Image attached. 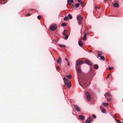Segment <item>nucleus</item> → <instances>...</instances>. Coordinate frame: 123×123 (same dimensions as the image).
I'll return each instance as SVG.
<instances>
[{
    "mask_svg": "<svg viewBox=\"0 0 123 123\" xmlns=\"http://www.w3.org/2000/svg\"><path fill=\"white\" fill-rule=\"evenodd\" d=\"M78 75V81L79 84L82 86V87L86 88L88 86V84L89 83L88 82L87 80H86V77L84 76H81L80 77L78 73H80L81 71L80 67H78L77 70Z\"/></svg>",
    "mask_w": 123,
    "mask_h": 123,
    "instance_id": "nucleus-1",
    "label": "nucleus"
},
{
    "mask_svg": "<svg viewBox=\"0 0 123 123\" xmlns=\"http://www.w3.org/2000/svg\"><path fill=\"white\" fill-rule=\"evenodd\" d=\"M63 80L64 81L65 84L68 88H70L71 86V84L70 82H69L68 80L65 77L64 78Z\"/></svg>",
    "mask_w": 123,
    "mask_h": 123,
    "instance_id": "nucleus-2",
    "label": "nucleus"
},
{
    "mask_svg": "<svg viewBox=\"0 0 123 123\" xmlns=\"http://www.w3.org/2000/svg\"><path fill=\"white\" fill-rule=\"evenodd\" d=\"M83 17L80 15H78L77 16V19L78 21V23L79 25H80L81 21L83 20Z\"/></svg>",
    "mask_w": 123,
    "mask_h": 123,
    "instance_id": "nucleus-3",
    "label": "nucleus"
},
{
    "mask_svg": "<svg viewBox=\"0 0 123 123\" xmlns=\"http://www.w3.org/2000/svg\"><path fill=\"white\" fill-rule=\"evenodd\" d=\"M86 97L87 100L90 101L91 99L90 95V93L88 92H86Z\"/></svg>",
    "mask_w": 123,
    "mask_h": 123,
    "instance_id": "nucleus-4",
    "label": "nucleus"
},
{
    "mask_svg": "<svg viewBox=\"0 0 123 123\" xmlns=\"http://www.w3.org/2000/svg\"><path fill=\"white\" fill-rule=\"evenodd\" d=\"M57 26L55 25H51L50 27V29L51 31L55 30Z\"/></svg>",
    "mask_w": 123,
    "mask_h": 123,
    "instance_id": "nucleus-5",
    "label": "nucleus"
},
{
    "mask_svg": "<svg viewBox=\"0 0 123 123\" xmlns=\"http://www.w3.org/2000/svg\"><path fill=\"white\" fill-rule=\"evenodd\" d=\"M83 62L82 61H78L77 60L76 61V68L77 66H79L80 64L83 63Z\"/></svg>",
    "mask_w": 123,
    "mask_h": 123,
    "instance_id": "nucleus-6",
    "label": "nucleus"
},
{
    "mask_svg": "<svg viewBox=\"0 0 123 123\" xmlns=\"http://www.w3.org/2000/svg\"><path fill=\"white\" fill-rule=\"evenodd\" d=\"M105 98L107 99L108 98H110L111 97V95L109 94V93L106 92L104 94Z\"/></svg>",
    "mask_w": 123,
    "mask_h": 123,
    "instance_id": "nucleus-7",
    "label": "nucleus"
},
{
    "mask_svg": "<svg viewBox=\"0 0 123 123\" xmlns=\"http://www.w3.org/2000/svg\"><path fill=\"white\" fill-rule=\"evenodd\" d=\"M85 62L87 64L90 66L92 65V63H91L89 61L87 60H86L85 61Z\"/></svg>",
    "mask_w": 123,
    "mask_h": 123,
    "instance_id": "nucleus-8",
    "label": "nucleus"
},
{
    "mask_svg": "<svg viewBox=\"0 0 123 123\" xmlns=\"http://www.w3.org/2000/svg\"><path fill=\"white\" fill-rule=\"evenodd\" d=\"M92 120V117H89L88 118L86 121V123H90V122Z\"/></svg>",
    "mask_w": 123,
    "mask_h": 123,
    "instance_id": "nucleus-9",
    "label": "nucleus"
},
{
    "mask_svg": "<svg viewBox=\"0 0 123 123\" xmlns=\"http://www.w3.org/2000/svg\"><path fill=\"white\" fill-rule=\"evenodd\" d=\"M74 108L77 111H80L79 108L78 107L77 105H74Z\"/></svg>",
    "mask_w": 123,
    "mask_h": 123,
    "instance_id": "nucleus-10",
    "label": "nucleus"
},
{
    "mask_svg": "<svg viewBox=\"0 0 123 123\" xmlns=\"http://www.w3.org/2000/svg\"><path fill=\"white\" fill-rule=\"evenodd\" d=\"M102 107H103L102 106H100V108L102 111L103 113H104L105 112L106 110L104 109Z\"/></svg>",
    "mask_w": 123,
    "mask_h": 123,
    "instance_id": "nucleus-11",
    "label": "nucleus"
},
{
    "mask_svg": "<svg viewBox=\"0 0 123 123\" xmlns=\"http://www.w3.org/2000/svg\"><path fill=\"white\" fill-rule=\"evenodd\" d=\"M61 62V59L60 57H59L58 59L56 62L58 63H60Z\"/></svg>",
    "mask_w": 123,
    "mask_h": 123,
    "instance_id": "nucleus-12",
    "label": "nucleus"
},
{
    "mask_svg": "<svg viewBox=\"0 0 123 123\" xmlns=\"http://www.w3.org/2000/svg\"><path fill=\"white\" fill-rule=\"evenodd\" d=\"M67 2L70 4H71L72 3H73V0H68Z\"/></svg>",
    "mask_w": 123,
    "mask_h": 123,
    "instance_id": "nucleus-13",
    "label": "nucleus"
},
{
    "mask_svg": "<svg viewBox=\"0 0 123 123\" xmlns=\"http://www.w3.org/2000/svg\"><path fill=\"white\" fill-rule=\"evenodd\" d=\"M79 118L81 120H83L84 119V117L82 115H80L79 116Z\"/></svg>",
    "mask_w": 123,
    "mask_h": 123,
    "instance_id": "nucleus-14",
    "label": "nucleus"
},
{
    "mask_svg": "<svg viewBox=\"0 0 123 123\" xmlns=\"http://www.w3.org/2000/svg\"><path fill=\"white\" fill-rule=\"evenodd\" d=\"M78 44L81 47L83 45V43H82V42L80 41L79 42Z\"/></svg>",
    "mask_w": 123,
    "mask_h": 123,
    "instance_id": "nucleus-15",
    "label": "nucleus"
},
{
    "mask_svg": "<svg viewBox=\"0 0 123 123\" xmlns=\"http://www.w3.org/2000/svg\"><path fill=\"white\" fill-rule=\"evenodd\" d=\"M102 105L105 106H106L108 105L109 104L107 103L103 102L102 103Z\"/></svg>",
    "mask_w": 123,
    "mask_h": 123,
    "instance_id": "nucleus-16",
    "label": "nucleus"
},
{
    "mask_svg": "<svg viewBox=\"0 0 123 123\" xmlns=\"http://www.w3.org/2000/svg\"><path fill=\"white\" fill-rule=\"evenodd\" d=\"M86 34L85 33L83 39L84 41H85L86 40Z\"/></svg>",
    "mask_w": 123,
    "mask_h": 123,
    "instance_id": "nucleus-17",
    "label": "nucleus"
},
{
    "mask_svg": "<svg viewBox=\"0 0 123 123\" xmlns=\"http://www.w3.org/2000/svg\"><path fill=\"white\" fill-rule=\"evenodd\" d=\"M68 19V18L67 16H66L64 17V20L65 21H67Z\"/></svg>",
    "mask_w": 123,
    "mask_h": 123,
    "instance_id": "nucleus-18",
    "label": "nucleus"
},
{
    "mask_svg": "<svg viewBox=\"0 0 123 123\" xmlns=\"http://www.w3.org/2000/svg\"><path fill=\"white\" fill-rule=\"evenodd\" d=\"M100 58L101 60H103L104 61L105 59V57L103 56H100Z\"/></svg>",
    "mask_w": 123,
    "mask_h": 123,
    "instance_id": "nucleus-19",
    "label": "nucleus"
},
{
    "mask_svg": "<svg viewBox=\"0 0 123 123\" xmlns=\"http://www.w3.org/2000/svg\"><path fill=\"white\" fill-rule=\"evenodd\" d=\"M118 4L117 3H115L113 4V6L114 7H117L118 6Z\"/></svg>",
    "mask_w": 123,
    "mask_h": 123,
    "instance_id": "nucleus-20",
    "label": "nucleus"
},
{
    "mask_svg": "<svg viewBox=\"0 0 123 123\" xmlns=\"http://www.w3.org/2000/svg\"><path fill=\"white\" fill-rule=\"evenodd\" d=\"M68 16L69 17L70 19H71L72 18V16L70 14H69Z\"/></svg>",
    "mask_w": 123,
    "mask_h": 123,
    "instance_id": "nucleus-21",
    "label": "nucleus"
},
{
    "mask_svg": "<svg viewBox=\"0 0 123 123\" xmlns=\"http://www.w3.org/2000/svg\"><path fill=\"white\" fill-rule=\"evenodd\" d=\"M66 77L69 79H70L71 78V75H67L66 76Z\"/></svg>",
    "mask_w": 123,
    "mask_h": 123,
    "instance_id": "nucleus-22",
    "label": "nucleus"
},
{
    "mask_svg": "<svg viewBox=\"0 0 123 123\" xmlns=\"http://www.w3.org/2000/svg\"><path fill=\"white\" fill-rule=\"evenodd\" d=\"M94 67L96 69H97L98 68V66L97 64H95V65Z\"/></svg>",
    "mask_w": 123,
    "mask_h": 123,
    "instance_id": "nucleus-23",
    "label": "nucleus"
},
{
    "mask_svg": "<svg viewBox=\"0 0 123 123\" xmlns=\"http://www.w3.org/2000/svg\"><path fill=\"white\" fill-rule=\"evenodd\" d=\"M59 46L61 47L62 48H65L66 47V46L65 45H59Z\"/></svg>",
    "mask_w": 123,
    "mask_h": 123,
    "instance_id": "nucleus-24",
    "label": "nucleus"
},
{
    "mask_svg": "<svg viewBox=\"0 0 123 123\" xmlns=\"http://www.w3.org/2000/svg\"><path fill=\"white\" fill-rule=\"evenodd\" d=\"M66 23H62V26H66Z\"/></svg>",
    "mask_w": 123,
    "mask_h": 123,
    "instance_id": "nucleus-25",
    "label": "nucleus"
},
{
    "mask_svg": "<svg viewBox=\"0 0 123 123\" xmlns=\"http://www.w3.org/2000/svg\"><path fill=\"white\" fill-rule=\"evenodd\" d=\"M116 121L118 123H121V122L120 120H118L117 119H116Z\"/></svg>",
    "mask_w": 123,
    "mask_h": 123,
    "instance_id": "nucleus-26",
    "label": "nucleus"
},
{
    "mask_svg": "<svg viewBox=\"0 0 123 123\" xmlns=\"http://www.w3.org/2000/svg\"><path fill=\"white\" fill-rule=\"evenodd\" d=\"M79 5H80V4H79L77 3L76 4L75 6L77 8L79 7Z\"/></svg>",
    "mask_w": 123,
    "mask_h": 123,
    "instance_id": "nucleus-27",
    "label": "nucleus"
},
{
    "mask_svg": "<svg viewBox=\"0 0 123 123\" xmlns=\"http://www.w3.org/2000/svg\"><path fill=\"white\" fill-rule=\"evenodd\" d=\"M109 99L107 98V101L108 102H109L111 101V99L110 98H109Z\"/></svg>",
    "mask_w": 123,
    "mask_h": 123,
    "instance_id": "nucleus-28",
    "label": "nucleus"
},
{
    "mask_svg": "<svg viewBox=\"0 0 123 123\" xmlns=\"http://www.w3.org/2000/svg\"><path fill=\"white\" fill-rule=\"evenodd\" d=\"M80 3L82 5V6H83V7H84V6H83V5L84 3V2H83V1H81L80 2Z\"/></svg>",
    "mask_w": 123,
    "mask_h": 123,
    "instance_id": "nucleus-29",
    "label": "nucleus"
},
{
    "mask_svg": "<svg viewBox=\"0 0 123 123\" xmlns=\"http://www.w3.org/2000/svg\"><path fill=\"white\" fill-rule=\"evenodd\" d=\"M68 35H66L65 37V40H67L68 39Z\"/></svg>",
    "mask_w": 123,
    "mask_h": 123,
    "instance_id": "nucleus-30",
    "label": "nucleus"
},
{
    "mask_svg": "<svg viewBox=\"0 0 123 123\" xmlns=\"http://www.w3.org/2000/svg\"><path fill=\"white\" fill-rule=\"evenodd\" d=\"M7 0H0V1L2 2V1H3L4 3H6V2Z\"/></svg>",
    "mask_w": 123,
    "mask_h": 123,
    "instance_id": "nucleus-31",
    "label": "nucleus"
},
{
    "mask_svg": "<svg viewBox=\"0 0 123 123\" xmlns=\"http://www.w3.org/2000/svg\"><path fill=\"white\" fill-rule=\"evenodd\" d=\"M113 68H114L113 67H109V70H111L113 69Z\"/></svg>",
    "mask_w": 123,
    "mask_h": 123,
    "instance_id": "nucleus-32",
    "label": "nucleus"
},
{
    "mask_svg": "<svg viewBox=\"0 0 123 123\" xmlns=\"http://www.w3.org/2000/svg\"><path fill=\"white\" fill-rule=\"evenodd\" d=\"M41 16L39 15L37 17V18L38 19H40L41 18Z\"/></svg>",
    "mask_w": 123,
    "mask_h": 123,
    "instance_id": "nucleus-33",
    "label": "nucleus"
},
{
    "mask_svg": "<svg viewBox=\"0 0 123 123\" xmlns=\"http://www.w3.org/2000/svg\"><path fill=\"white\" fill-rule=\"evenodd\" d=\"M56 69L57 70H59L60 69V67L59 66H57L56 68Z\"/></svg>",
    "mask_w": 123,
    "mask_h": 123,
    "instance_id": "nucleus-34",
    "label": "nucleus"
},
{
    "mask_svg": "<svg viewBox=\"0 0 123 123\" xmlns=\"http://www.w3.org/2000/svg\"><path fill=\"white\" fill-rule=\"evenodd\" d=\"M100 8V7H97V6L95 7V9L96 10L97 9H99Z\"/></svg>",
    "mask_w": 123,
    "mask_h": 123,
    "instance_id": "nucleus-35",
    "label": "nucleus"
},
{
    "mask_svg": "<svg viewBox=\"0 0 123 123\" xmlns=\"http://www.w3.org/2000/svg\"><path fill=\"white\" fill-rule=\"evenodd\" d=\"M101 55V54H100V53H98V57H100V55Z\"/></svg>",
    "mask_w": 123,
    "mask_h": 123,
    "instance_id": "nucleus-36",
    "label": "nucleus"
},
{
    "mask_svg": "<svg viewBox=\"0 0 123 123\" xmlns=\"http://www.w3.org/2000/svg\"><path fill=\"white\" fill-rule=\"evenodd\" d=\"M34 11V9H29V11Z\"/></svg>",
    "mask_w": 123,
    "mask_h": 123,
    "instance_id": "nucleus-37",
    "label": "nucleus"
},
{
    "mask_svg": "<svg viewBox=\"0 0 123 123\" xmlns=\"http://www.w3.org/2000/svg\"><path fill=\"white\" fill-rule=\"evenodd\" d=\"M65 60L67 62H68V59L67 58H65Z\"/></svg>",
    "mask_w": 123,
    "mask_h": 123,
    "instance_id": "nucleus-38",
    "label": "nucleus"
},
{
    "mask_svg": "<svg viewBox=\"0 0 123 123\" xmlns=\"http://www.w3.org/2000/svg\"><path fill=\"white\" fill-rule=\"evenodd\" d=\"M31 15V14H29L28 13H27V15L28 16H30Z\"/></svg>",
    "mask_w": 123,
    "mask_h": 123,
    "instance_id": "nucleus-39",
    "label": "nucleus"
},
{
    "mask_svg": "<svg viewBox=\"0 0 123 123\" xmlns=\"http://www.w3.org/2000/svg\"><path fill=\"white\" fill-rule=\"evenodd\" d=\"M92 116L94 118H96V116L95 115H92Z\"/></svg>",
    "mask_w": 123,
    "mask_h": 123,
    "instance_id": "nucleus-40",
    "label": "nucleus"
},
{
    "mask_svg": "<svg viewBox=\"0 0 123 123\" xmlns=\"http://www.w3.org/2000/svg\"><path fill=\"white\" fill-rule=\"evenodd\" d=\"M110 74H108V76H107V78H107H107H109V76H110Z\"/></svg>",
    "mask_w": 123,
    "mask_h": 123,
    "instance_id": "nucleus-41",
    "label": "nucleus"
},
{
    "mask_svg": "<svg viewBox=\"0 0 123 123\" xmlns=\"http://www.w3.org/2000/svg\"><path fill=\"white\" fill-rule=\"evenodd\" d=\"M78 0V1L79 3H80L81 0Z\"/></svg>",
    "mask_w": 123,
    "mask_h": 123,
    "instance_id": "nucleus-42",
    "label": "nucleus"
},
{
    "mask_svg": "<svg viewBox=\"0 0 123 123\" xmlns=\"http://www.w3.org/2000/svg\"><path fill=\"white\" fill-rule=\"evenodd\" d=\"M62 34L64 35H66V33H65V32H63L62 33Z\"/></svg>",
    "mask_w": 123,
    "mask_h": 123,
    "instance_id": "nucleus-43",
    "label": "nucleus"
},
{
    "mask_svg": "<svg viewBox=\"0 0 123 123\" xmlns=\"http://www.w3.org/2000/svg\"><path fill=\"white\" fill-rule=\"evenodd\" d=\"M92 70V68H91L90 70V72Z\"/></svg>",
    "mask_w": 123,
    "mask_h": 123,
    "instance_id": "nucleus-44",
    "label": "nucleus"
},
{
    "mask_svg": "<svg viewBox=\"0 0 123 123\" xmlns=\"http://www.w3.org/2000/svg\"><path fill=\"white\" fill-rule=\"evenodd\" d=\"M67 31V30H64V31H63V32H66Z\"/></svg>",
    "mask_w": 123,
    "mask_h": 123,
    "instance_id": "nucleus-45",
    "label": "nucleus"
},
{
    "mask_svg": "<svg viewBox=\"0 0 123 123\" xmlns=\"http://www.w3.org/2000/svg\"><path fill=\"white\" fill-rule=\"evenodd\" d=\"M67 65L68 66H69L70 65V63H69L68 62Z\"/></svg>",
    "mask_w": 123,
    "mask_h": 123,
    "instance_id": "nucleus-46",
    "label": "nucleus"
},
{
    "mask_svg": "<svg viewBox=\"0 0 123 123\" xmlns=\"http://www.w3.org/2000/svg\"><path fill=\"white\" fill-rule=\"evenodd\" d=\"M106 0H105L104 1V3H106Z\"/></svg>",
    "mask_w": 123,
    "mask_h": 123,
    "instance_id": "nucleus-47",
    "label": "nucleus"
},
{
    "mask_svg": "<svg viewBox=\"0 0 123 123\" xmlns=\"http://www.w3.org/2000/svg\"><path fill=\"white\" fill-rule=\"evenodd\" d=\"M114 117L116 118V117H117L115 115H114Z\"/></svg>",
    "mask_w": 123,
    "mask_h": 123,
    "instance_id": "nucleus-48",
    "label": "nucleus"
},
{
    "mask_svg": "<svg viewBox=\"0 0 123 123\" xmlns=\"http://www.w3.org/2000/svg\"><path fill=\"white\" fill-rule=\"evenodd\" d=\"M90 52L91 53L92 52V50H91L90 51Z\"/></svg>",
    "mask_w": 123,
    "mask_h": 123,
    "instance_id": "nucleus-49",
    "label": "nucleus"
}]
</instances>
